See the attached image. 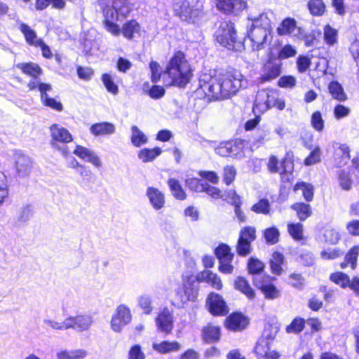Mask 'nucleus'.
<instances>
[{
    "label": "nucleus",
    "mask_w": 359,
    "mask_h": 359,
    "mask_svg": "<svg viewBox=\"0 0 359 359\" xmlns=\"http://www.w3.org/2000/svg\"><path fill=\"white\" fill-rule=\"evenodd\" d=\"M251 243L238 238L236 252L240 256L245 257L251 252Z\"/></svg>",
    "instance_id": "052dcab7"
},
{
    "label": "nucleus",
    "mask_w": 359,
    "mask_h": 359,
    "mask_svg": "<svg viewBox=\"0 0 359 359\" xmlns=\"http://www.w3.org/2000/svg\"><path fill=\"white\" fill-rule=\"evenodd\" d=\"M43 323L47 327H49L55 330H68L67 328V318L62 321V322H57L54 320L50 319H44Z\"/></svg>",
    "instance_id": "e2e57ef3"
},
{
    "label": "nucleus",
    "mask_w": 359,
    "mask_h": 359,
    "mask_svg": "<svg viewBox=\"0 0 359 359\" xmlns=\"http://www.w3.org/2000/svg\"><path fill=\"white\" fill-rule=\"evenodd\" d=\"M155 323L159 332L166 335L170 334L174 327L172 312L167 307L163 308L156 318Z\"/></svg>",
    "instance_id": "9b49d317"
},
{
    "label": "nucleus",
    "mask_w": 359,
    "mask_h": 359,
    "mask_svg": "<svg viewBox=\"0 0 359 359\" xmlns=\"http://www.w3.org/2000/svg\"><path fill=\"white\" fill-rule=\"evenodd\" d=\"M266 72L262 76V81H268L277 78L281 73V67L278 64L268 63L265 67Z\"/></svg>",
    "instance_id": "473e14b6"
},
{
    "label": "nucleus",
    "mask_w": 359,
    "mask_h": 359,
    "mask_svg": "<svg viewBox=\"0 0 359 359\" xmlns=\"http://www.w3.org/2000/svg\"><path fill=\"white\" fill-rule=\"evenodd\" d=\"M32 215L33 209L32 206L29 205H26L20 209L18 215V220L20 222H26L31 219Z\"/></svg>",
    "instance_id": "338daca9"
},
{
    "label": "nucleus",
    "mask_w": 359,
    "mask_h": 359,
    "mask_svg": "<svg viewBox=\"0 0 359 359\" xmlns=\"http://www.w3.org/2000/svg\"><path fill=\"white\" fill-rule=\"evenodd\" d=\"M22 72L30 76L38 77L42 74L41 67L36 63H19L16 66Z\"/></svg>",
    "instance_id": "72a5a7b5"
},
{
    "label": "nucleus",
    "mask_w": 359,
    "mask_h": 359,
    "mask_svg": "<svg viewBox=\"0 0 359 359\" xmlns=\"http://www.w3.org/2000/svg\"><path fill=\"white\" fill-rule=\"evenodd\" d=\"M328 90L332 97L339 102H344L347 100L344 88L338 81H331L328 85Z\"/></svg>",
    "instance_id": "c85d7f7f"
},
{
    "label": "nucleus",
    "mask_w": 359,
    "mask_h": 359,
    "mask_svg": "<svg viewBox=\"0 0 359 359\" xmlns=\"http://www.w3.org/2000/svg\"><path fill=\"white\" fill-rule=\"evenodd\" d=\"M251 210L257 214L269 215L271 210V204L268 199L262 198L252 206Z\"/></svg>",
    "instance_id": "79ce46f5"
},
{
    "label": "nucleus",
    "mask_w": 359,
    "mask_h": 359,
    "mask_svg": "<svg viewBox=\"0 0 359 359\" xmlns=\"http://www.w3.org/2000/svg\"><path fill=\"white\" fill-rule=\"evenodd\" d=\"M101 79L108 92L111 93L113 95L118 94V87L114 83L111 75L107 73L103 74L102 75Z\"/></svg>",
    "instance_id": "49530a36"
},
{
    "label": "nucleus",
    "mask_w": 359,
    "mask_h": 359,
    "mask_svg": "<svg viewBox=\"0 0 359 359\" xmlns=\"http://www.w3.org/2000/svg\"><path fill=\"white\" fill-rule=\"evenodd\" d=\"M304 327V320L302 318H294L292 323L287 326V333L297 334L303 330Z\"/></svg>",
    "instance_id": "4d7b16f0"
},
{
    "label": "nucleus",
    "mask_w": 359,
    "mask_h": 359,
    "mask_svg": "<svg viewBox=\"0 0 359 359\" xmlns=\"http://www.w3.org/2000/svg\"><path fill=\"white\" fill-rule=\"evenodd\" d=\"M243 78L242 74L236 69L214 76L205 74L200 78V86L209 100H224L239 90Z\"/></svg>",
    "instance_id": "f257e3e1"
},
{
    "label": "nucleus",
    "mask_w": 359,
    "mask_h": 359,
    "mask_svg": "<svg viewBox=\"0 0 359 359\" xmlns=\"http://www.w3.org/2000/svg\"><path fill=\"white\" fill-rule=\"evenodd\" d=\"M358 255L359 246H354L349 250L345 257L346 262L350 263L352 269H355V267Z\"/></svg>",
    "instance_id": "774afa93"
},
{
    "label": "nucleus",
    "mask_w": 359,
    "mask_h": 359,
    "mask_svg": "<svg viewBox=\"0 0 359 359\" xmlns=\"http://www.w3.org/2000/svg\"><path fill=\"white\" fill-rule=\"evenodd\" d=\"M255 352L259 356H264L265 359H267V356L271 355V353H277L275 351L270 350L269 343L264 339H261L257 341L256 346L255 347Z\"/></svg>",
    "instance_id": "a19ab883"
},
{
    "label": "nucleus",
    "mask_w": 359,
    "mask_h": 359,
    "mask_svg": "<svg viewBox=\"0 0 359 359\" xmlns=\"http://www.w3.org/2000/svg\"><path fill=\"white\" fill-rule=\"evenodd\" d=\"M215 36L219 44L229 50H236V46H240V42L237 41L234 25L231 22H222Z\"/></svg>",
    "instance_id": "20e7f679"
},
{
    "label": "nucleus",
    "mask_w": 359,
    "mask_h": 359,
    "mask_svg": "<svg viewBox=\"0 0 359 359\" xmlns=\"http://www.w3.org/2000/svg\"><path fill=\"white\" fill-rule=\"evenodd\" d=\"M210 312L215 316H224L229 312L228 307L222 297L212 292L207 299Z\"/></svg>",
    "instance_id": "ddd939ff"
},
{
    "label": "nucleus",
    "mask_w": 359,
    "mask_h": 359,
    "mask_svg": "<svg viewBox=\"0 0 359 359\" xmlns=\"http://www.w3.org/2000/svg\"><path fill=\"white\" fill-rule=\"evenodd\" d=\"M216 6L224 13L237 15L246 8L247 3L243 0H216Z\"/></svg>",
    "instance_id": "4468645a"
},
{
    "label": "nucleus",
    "mask_w": 359,
    "mask_h": 359,
    "mask_svg": "<svg viewBox=\"0 0 359 359\" xmlns=\"http://www.w3.org/2000/svg\"><path fill=\"white\" fill-rule=\"evenodd\" d=\"M90 133L95 136L110 135L115 133V126L109 122L95 123L90 128Z\"/></svg>",
    "instance_id": "4be33fe9"
},
{
    "label": "nucleus",
    "mask_w": 359,
    "mask_h": 359,
    "mask_svg": "<svg viewBox=\"0 0 359 359\" xmlns=\"http://www.w3.org/2000/svg\"><path fill=\"white\" fill-rule=\"evenodd\" d=\"M334 116L337 119H341L347 117L351 113V109L343 104H337L333 110Z\"/></svg>",
    "instance_id": "0e129e2a"
},
{
    "label": "nucleus",
    "mask_w": 359,
    "mask_h": 359,
    "mask_svg": "<svg viewBox=\"0 0 359 359\" xmlns=\"http://www.w3.org/2000/svg\"><path fill=\"white\" fill-rule=\"evenodd\" d=\"M152 348L161 354H167L178 351L181 348V345L179 342L175 341H163L160 343L154 342Z\"/></svg>",
    "instance_id": "b1692460"
},
{
    "label": "nucleus",
    "mask_w": 359,
    "mask_h": 359,
    "mask_svg": "<svg viewBox=\"0 0 359 359\" xmlns=\"http://www.w3.org/2000/svg\"><path fill=\"white\" fill-rule=\"evenodd\" d=\"M148 142V138L146 135L139 129L136 126H133L131 128V142L137 147L146 144Z\"/></svg>",
    "instance_id": "4c0bfd02"
},
{
    "label": "nucleus",
    "mask_w": 359,
    "mask_h": 359,
    "mask_svg": "<svg viewBox=\"0 0 359 359\" xmlns=\"http://www.w3.org/2000/svg\"><path fill=\"white\" fill-rule=\"evenodd\" d=\"M284 262V256L283 254L275 252L272 255V258L270 262L271 269L274 274L280 275L282 271V264Z\"/></svg>",
    "instance_id": "58836bf2"
},
{
    "label": "nucleus",
    "mask_w": 359,
    "mask_h": 359,
    "mask_svg": "<svg viewBox=\"0 0 359 359\" xmlns=\"http://www.w3.org/2000/svg\"><path fill=\"white\" fill-rule=\"evenodd\" d=\"M103 15V25L104 29L113 36H118L121 34V29L117 21H122L128 17L132 8L128 3L123 2L120 6L101 5Z\"/></svg>",
    "instance_id": "7ed1b4c3"
},
{
    "label": "nucleus",
    "mask_w": 359,
    "mask_h": 359,
    "mask_svg": "<svg viewBox=\"0 0 359 359\" xmlns=\"http://www.w3.org/2000/svg\"><path fill=\"white\" fill-rule=\"evenodd\" d=\"M197 280L200 282L209 283L216 290H221L222 283L220 278L215 273L209 270H205L197 276Z\"/></svg>",
    "instance_id": "5701e85b"
},
{
    "label": "nucleus",
    "mask_w": 359,
    "mask_h": 359,
    "mask_svg": "<svg viewBox=\"0 0 359 359\" xmlns=\"http://www.w3.org/2000/svg\"><path fill=\"white\" fill-rule=\"evenodd\" d=\"M141 27L140 24L135 20H130L124 23L121 29V33L123 36L129 40H132L136 36H139L140 34Z\"/></svg>",
    "instance_id": "412c9836"
},
{
    "label": "nucleus",
    "mask_w": 359,
    "mask_h": 359,
    "mask_svg": "<svg viewBox=\"0 0 359 359\" xmlns=\"http://www.w3.org/2000/svg\"><path fill=\"white\" fill-rule=\"evenodd\" d=\"M273 13L271 11H266L259 15L250 13L248 20L252 22V27L271 28V19Z\"/></svg>",
    "instance_id": "a211bd4d"
},
{
    "label": "nucleus",
    "mask_w": 359,
    "mask_h": 359,
    "mask_svg": "<svg viewBox=\"0 0 359 359\" xmlns=\"http://www.w3.org/2000/svg\"><path fill=\"white\" fill-rule=\"evenodd\" d=\"M16 171L20 177L27 176L32 168V161L29 156L21 151H18L15 155Z\"/></svg>",
    "instance_id": "dca6fc26"
},
{
    "label": "nucleus",
    "mask_w": 359,
    "mask_h": 359,
    "mask_svg": "<svg viewBox=\"0 0 359 359\" xmlns=\"http://www.w3.org/2000/svg\"><path fill=\"white\" fill-rule=\"evenodd\" d=\"M323 39L327 46L335 45L338 41V31L330 25H326L323 27Z\"/></svg>",
    "instance_id": "e433bc0d"
},
{
    "label": "nucleus",
    "mask_w": 359,
    "mask_h": 359,
    "mask_svg": "<svg viewBox=\"0 0 359 359\" xmlns=\"http://www.w3.org/2000/svg\"><path fill=\"white\" fill-rule=\"evenodd\" d=\"M325 241L329 244H336L340 239L339 233L334 229H327L324 233Z\"/></svg>",
    "instance_id": "bf43d9fd"
},
{
    "label": "nucleus",
    "mask_w": 359,
    "mask_h": 359,
    "mask_svg": "<svg viewBox=\"0 0 359 359\" xmlns=\"http://www.w3.org/2000/svg\"><path fill=\"white\" fill-rule=\"evenodd\" d=\"M292 208L295 210L299 220L304 221L312 214L311 207L309 204L304 203H296L292 205Z\"/></svg>",
    "instance_id": "f704fd0d"
},
{
    "label": "nucleus",
    "mask_w": 359,
    "mask_h": 359,
    "mask_svg": "<svg viewBox=\"0 0 359 359\" xmlns=\"http://www.w3.org/2000/svg\"><path fill=\"white\" fill-rule=\"evenodd\" d=\"M294 191L301 190L305 200L310 202L313 198V187L306 182H299L294 186Z\"/></svg>",
    "instance_id": "ea45409f"
},
{
    "label": "nucleus",
    "mask_w": 359,
    "mask_h": 359,
    "mask_svg": "<svg viewBox=\"0 0 359 359\" xmlns=\"http://www.w3.org/2000/svg\"><path fill=\"white\" fill-rule=\"evenodd\" d=\"M248 319L241 313H235L229 316L226 320L227 328L232 330H241L248 325Z\"/></svg>",
    "instance_id": "aec40b11"
},
{
    "label": "nucleus",
    "mask_w": 359,
    "mask_h": 359,
    "mask_svg": "<svg viewBox=\"0 0 359 359\" xmlns=\"http://www.w3.org/2000/svg\"><path fill=\"white\" fill-rule=\"evenodd\" d=\"M321 160V150L319 147H316L309 156L305 158L304 164L306 165H311L319 163Z\"/></svg>",
    "instance_id": "13d9d810"
},
{
    "label": "nucleus",
    "mask_w": 359,
    "mask_h": 359,
    "mask_svg": "<svg viewBox=\"0 0 359 359\" xmlns=\"http://www.w3.org/2000/svg\"><path fill=\"white\" fill-rule=\"evenodd\" d=\"M235 288L246 296L249 300L255 298V292L248 282L243 277H238L234 281Z\"/></svg>",
    "instance_id": "bb28decb"
},
{
    "label": "nucleus",
    "mask_w": 359,
    "mask_h": 359,
    "mask_svg": "<svg viewBox=\"0 0 359 359\" xmlns=\"http://www.w3.org/2000/svg\"><path fill=\"white\" fill-rule=\"evenodd\" d=\"M151 71V79L153 83H157L160 80L161 75V68L159 64L155 61H151L149 64Z\"/></svg>",
    "instance_id": "69168bd1"
},
{
    "label": "nucleus",
    "mask_w": 359,
    "mask_h": 359,
    "mask_svg": "<svg viewBox=\"0 0 359 359\" xmlns=\"http://www.w3.org/2000/svg\"><path fill=\"white\" fill-rule=\"evenodd\" d=\"M312 127L318 132L323 131L324 128V120L320 111H316L313 113L311 118Z\"/></svg>",
    "instance_id": "6e6d98bb"
},
{
    "label": "nucleus",
    "mask_w": 359,
    "mask_h": 359,
    "mask_svg": "<svg viewBox=\"0 0 359 359\" xmlns=\"http://www.w3.org/2000/svg\"><path fill=\"white\" fill-rule=\"evenodd\" d=\"M51 145L54 149L59 150L64 156L69 154L66 146H60L59 143H69L72 141V136L69 131L59 124H53L50 127Z\"/></svg>",
    "instance_id": "0eeeda50"
},
{
    "label": "nucleus",
    "mask_w": 359,
    "mask_h": 359,
    "mask_svg": "<svg viewBox=\"0 0 359 359\" xmlns=\"http://www.w3.org/2000/svg\"><path fill=\"white\" fill-rule=\"evenodd\" d=\"M138 304L141 309L143 310L144 313L149 314L153 310L151 306V297L147 294H143L139 297Z\"/></svg>",
    "instance_id": "5fc2aeb1"
},
{
    "label": "nucleus",
    "mask_w": 359,
    "mask_h": 359,
    "mask_svg": "<svg viewBox=\"0 0 359 359\" xmlns=\"http://www.w3.org/2000/svg\"><path fill=\"white\" fill-rule=\"evenodd\" d=\"M330 280L342 287H346L350 283V279L348 275L343 272H337L332 273Z\"/></svg>",
    "instance_id": "603ef678"
},
{
    "label": "nucleus",
    "mask_w": 359,
    "mask_h": 359,
    "mask_svg": "<svg viewBox=\"0 0 359 359\" xmlns=\"http://www.w3.org/2000/svg\"><path fill=\"white\" fill-rule=\"evenodd\" d=\"M51 90V86L49 84L40 85L41 98L43 103L53 109L61 111L63 109L62 104L60 102L55 100L53 98L48 97L47 92Z\"/></svg>",
    "instance_id": "6ab92c4d"
},
{
    "label": "nucleus",
    "mask_w": 359,
    "mask_h": 359,
    "mask_svg": "<svg viewBox=\"0 0 359 359\" xmlns=\"http://www.w3.org/2000/svg\"><path fill=\"white\" fill-rule=\"evenodd\" d=\"M20 30L24 34L26 42L29 45L36 46L41 44L42 39H39L36 32L27 24H20Z\"/></svg>",
    "instance_id": "cd10ccee"
},
{
    "label": "nucleus",
    "mask_w": 359,
    "mask_h": 359,
    "mask_svg": "<svg viewBox=\"0 0 359 359\" xmlns=\"http://www.w3.org/2000/svg\"><path fill=\"white\" fill-rule=\"evenodd\" d=\"M254 50H259L269 45L272 40L271 28L252 27L248 32Z\"/></svg>",
    "instance_id": "6e6552de"
},
{
    "label": "nucleus",
    "mask_w": 359,
    "mask_h": 359,
    "mask_svg": "<svg viewBox=\"0 0 359 359\" xmlns=\"http://www.w3.org/2000/svg\"><path fill=\"white\" fill-rule=\"evenodd\" d=\"M287 231L294 240L300 241L303 239V225L301 223L288 224Z\"/></svg>",
    "instance_id": "37998d69"
},
{
    "label": "nucleus",
    "mask_w": 359,
    "mask_h": 359,
    "mask_svg": "<svg viewBox=\"0 0 359 359\" xmlns=\"http://www.w3.org/2000/svg\"><path fill=\"white\" fill-rule=\"evenodd\" d=\"M203 334L206 341H215L219 339L220 329L219 327L208 326L203 329Z\"/></svg>",
    "instance_id": "8fccbe9b"
},
{
    "label": "nucleus",
    "mask_w": 359,
    "mask_h": 359,
    "mask_svg": "<svg viewBox=\"0 0 359 359\" xmlns=\"http://www.w3.org/2000/svg\"><path fill=\"white\" fill-rule=\"evenodd\" d=\"M256 229L254 226H245L240 231L239 238L252 243L256 239Z\"/></svg>",
    "instance_id": "a18cd8bd"
},
{
    "label": "nucleus",
    "mask_w": 359,
    "mask_h": 359,
    "mask_svg": "<svg viewBox=\"0 0 359 359\" xmlns=\"http://www.w3.org/2000/svg\"><path fill=\"white\" fill-rule=\"evenodd\" d=\"M73 152L81 159L90 163L97 168H100L102 166L100 158L90 149L82 146H76Z\"/></svg>",
    "instance_id": "f3484780"
},
{
    "label": "nucleus",
    "mask_w": 359,
    "mask_h": 359,
    "mask_svg": "<svg viewBox=\"0 0 359 359\" xmlns=\"http://www.w3.org/2000/svg\"><path fill=\"white\" fill-rule=\"evenodd\" d=\"M146 196L154 210L160 211L165 208V196L164 193L158 189L149 187L146 190Z\"/></svg>",
    "instance_id": "2eb2a0df"
},
{
    "label": "nucleus",
    "mask_w": 359,
    "mask_h": 359,
    "mask_svg": "<svg viewBox=\"0 0 359 359\" xmlns=\"http://www.w3.org/2000/svg\"><path fill=\"white\" fill-rule=\"evenodd\" d=\"M86 355L83 349H60L56 353L57 359H81Z\"/></svg>",
    "instance_id": "c756f323"
},
{
    "label": "nucleus",
    "mask_w": 359,
    "mask_h": 359,
    "mask_svg": "<svg viewBox=\"0 0 359 359\" xmlns=\"http://www.w3.org/2000/svg\"><path fill=\"white\" fill-rule=\"evenodd\" d=\"M215 253L219 261L226 259V257L229 258V257L230 258H233V254L231 252V248L226 244H220L217 247L215 248Z\"/></svg>",
    "instance_id": "864d4df0"
},
{
    "label": "nucleus",
    "mask_w": 359,
    "mask_h": 359,
    "mask_svg": "<svg viewBox=\"0 0 359 359\" xmlns=\"http://www.w3.org/2000/svg\"><path fill=\"white\" fill-rule=\"evenodd\" d=\"M296 29L298 31V34H302V29L297 27L296 20L294 18H288L283 20L277 28V32L280 36L292 34Z\"/></svg>",
    "instance_id": "393cba45"
},
{
    "label": "nucleus",
    "mask_w": 359,
    "mask_h": 359,
    "mask_svg": "<svg viewBox=\"0 0 359 359\" xmlns=\"http://www.w3.org/2000/svg\"><path fill=\"white\" fill-rule=\"evenodd\" d=\"M162 150L160 147L153 149H143L138 153V158L144 163L152 161L161 155Z\"/></svg>",
    "instance_id": "c9c22d12"
},
{
    "label": "nucleus",
    "mask_w": 359,
    "mask_h": 359,
    "mask_svg": "<svg viewBox=\"0 0 359 359\" xmlns=\"http://www.w3.org/2000/svg\"><path fill=\"white\" fill-rule=\"evenodd\" d=\"M244 147L245 142L243 140H236L221 143L215 148V152L223 157L230 156L235 158H242L245 156Z\"/></svg>",
    "instance_id": "1a4fd4ad"
},
{
    "label": "nucleus",
    "mask_w": 359,
    "mask_h": 359,
    "mask_svg": "<svg viewBox=\"0 0 359 359\" xmlns=\"http://www.w3.org/2000/svg\"><path fill=\"white\" fill-rule=\"evenodd\" d=\"M163 81L168 86H184L190 80V65L182 51H177L170 58L163 74Z\"/></svg>",
    "instance_id": "f03ea898"
},
{
    "label": "nucleus",
    "mask_w": 359,
    "mask_h": 359,
    "mask_svg": "<svg viewBox=\"0 0 359 359\" xmlns=\"http://www.w3.org/2000/svg\"><path fill=\"white\" fill-rule=\"evenodd\" d=\"M202 8L200 0H183L175 4V11L182 20L194 22L201 15Z\"/></svg>",
    "instance_id": "39448f33"
},
{
    "label": "nucleus",
    "mask_w": 359,
    "mask_h": 359,
    "mask_svg": "<svg viewBox=\"0 0 359 359\" xmlns=\"http://www.w3.org/2000/svg\"><path fill=\"white\" fill-rule=\"evenodd\" d=\"M168 184L172 196L176 199L183 201L187 198V194L177 180L170 178L168 181Z\"/></svg>",
    "instance_id": "2f4dec72"
},
{
    "label": "nucleus",
    "mask_w": 359,
    "mask_h": 359,
    "mask_svg": "<svg viewBox=\"0 0 359 359\" xmlns=\"http://www.w3.org/2000/svg\"><path fill=\"white\" fill-rule=\"evenodd\" d=\"M186 184L192 191L203 192L205 182L197 178H189L186 180Z\"/></svg>",
    "instance_id": "680f3d73"
},
{
    "label": "nucleus",
    "mask_w": 359,
    "mask_h": 359,
    "mask_svg": "<svg viewBox=\"0 0 359 359\" xmlns=\"http://www.w3.org/2000/svg\"><path fill=\"white\" fill-rule=\"evenodd\" d=\"M338 145V148L335 149L334 154V163L338 167H341L346 164L350 158L349 147L346 144Z\"/></svg>",
    "instance_id": "a878e982"
},
{
    "label": "nucleus",
    "mask_w": 359,
    "mask_h": 359,
    "mask_svg": "<svg viewBox=\"0 0 359 359\" xmlns=\"http://www.w3.org/2000/svg\"><path fill=\"white\" fill-rule=\"evenodd\" d=\"M280 232L278 229L275 227H269L264 231V237L268 244L274 245L279 241Z\"/></svg>",
    "instance_id": "c03bdc74"
},
{
    "label": "nucleus",
    "mask_w": 359,
    "mask_h": 359,
    "mask_svg": "<svg viewBox=\"0 0 359 359\" xmlns=\"http://www.w3.org/2000/svg\"><path fill=\"white\" fill-rule=\"evenodd\" d=\"M253 281L257 287L261 288L266 298L273 299L280 296V291L274 285L271 283L264 284L257 280V278H254Z\"/></svg>",
    "instance_id": "7c9ffc66"
},
{
    "label": "nucleus",
    "mask_w": 359,
    "mask_h": 359,
    "mask_svg": "<svg viewBox=\"0 0 359 359\" xmlns=\"http://www.w3.org/2000/svg\"><path fill=\"white\" fill-rule=\"evenodd\" d=\"M196 297L197 290L194 287V281L187 280L176 290L172 304L178 309L183 308L189 302L195 301Z\"/></svg>",
    "instance_id": "423d86ee"
},
{
    "label": "nucleus",
    "mask_w": 359,
    "mask_h": 359,
    "mask_svg": "<svg viewBox=\"0 0 359 359\" xmlns=\"http://www.w3.org/2000/svg\"><path fill=\"white\" fill-rule=\"evenodd\" d=\"M308 8L313 15H321L325 11V6L323 0H310Z\"/></svg>",
    "instance_id": "de8ad7c7"
},
{
    "label": "nucleus",
    "mask_w": 359,
    "mask_h": 359,
    "mask_svg": "<svg viewBox=\"0 0 359 359\" xmlns=\"http://www.w3.org/2000/svg\"><path fill=\"white\" fill-rule=\"evenodd\" d=\"M67 328L77 332L86 331L93 323V317L89 314H81L67 318Z\"/></svg>",
    "instance_id": "f8f14e48"
},
{
    "label": "nucleus",
    "mask_w": 359,
    "mask_h": 359,
    "mask_svg": "<svg viewBox=\"0 0 359 359\" xmlns=\"http://www.w3.org/2000/svg\"><path fill=\"white\" fill-rule=\"evenodd\" d=\"M132 320L130 309L125 304L118 306L111 320V328L116 332H120L122 329Z\"/></svg>",
    "instance_id": "9d476101"
},
{
    "label": "nucleus",
    "mask_w": 359,
    "mask_h": 359,
    "mask_svg": "<svg viewBox=\"0 0 359 359\" xmlns=\"http://www.w3.org/2000/svg\"><path fill=\"white\" fill-rule=\"evenodd\" d=\"M338 180L341 188L346 191H349L352 188L353 180L350 175L344 170H340L338 174Z\"/></svg>",
    "instance_id": "09e8293b"
},
{
    "label": "nucleus",
    "mask_w": 359,
    "mask_h": 359,
    "mask_svg": "<svg viewBox=\"0 0 359 359\" xmlns=\"http://www.w3.org/2000/svg\"><path fill=\"white\" fill-rule=\"evenodd\" d=\"M264 267V264L259 260L254 258H250L248 262V271L251 274L257 275L255 278H258L260 273L263 271Z\"/></svg>",
    "instance_id": "3c124183"
}]
</instances>
